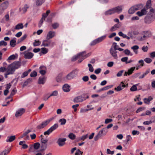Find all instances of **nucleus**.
<instances>
[{"instance_id":"nucleus-59","label":"nucleus","mask_w":155,"mask_h":155,"mask_svg":"<svg viewBox=\"0 0 155 155\" xmlns=\"http://www.w3.org/2000/svg\"><path fill=\"white\" fill-rule=\"evenodd\" d=\"M44 20H45L44 19H43V18H41L38 24V26L39 28L41 27V26Z\"/></svg>"},{"instance_id":"nucleus-10","label":"nucleus","mask_w":155,"mask_h":155,"mask_svg":"<svg viewBox=\"0 0 155 155\" xmlns=\"http://www.w3.org/2000/svg\"><path fill=\"white\" fill-rule=\"evenodd\" d=\"M15 70L12 66L9 64L6 68V72L8 74H9L10 75L13 74H14Z\"/></svg>"},{"instance_id":"nucleus-13","label":"nucleus","mask_w":155,"mask_h":155,"mask_svg":"<svg viewBox=\"0 0 155 155\" xmlns=\"http://www.w3.org/2000/svg\"><path fill=\"white\" fill-rule=\"evenodd\" d=\"M123 7V6L119 5L113 8L115 13H117V14L121 13L122 11Z\"/></svg>"},{"instance_id":"nucleus-62","label":"nucleus","mask_w":155,"mask_h":155,"mask_svg":"<svg viewBox=\"0 0 155 155\" xmlns=\"http://www.w3.org/2000/svg\"><path fill=\"white\" fill-rule=\"evenodd\" d=\"M28 8V7L26 5H25L24 7L22 8V10L24 13L27 10V9Z\"/></svg>"},{"instance_id":"nucleus-23","label":"nucleus","mask_w":155,"mask_h":155,"mask_svg":"<svg viewBox=\"0 0 155 155\" xmlns=\"http://www.w3.org/2000/svg\"><path fill=\"white\" fill-rule=\"evenodd\" d=\"M115 13L113 8L109 9L104 12L105 15H111Z\"/></svg>"},{"instance_id":"nucleus-42","label":"nucleus","mask_w":155,"mask_h":155,"mask_svg":"<svg viewBox=\"0 0 155 155\" xmlns=\"http://www.w3.org/2000/svg\"><path fill=\"white\" fill-rule=\"evenodd\" d=\"M138 84H136L133 85L130 88V90L132 91H136L137 90V86L138 85Z\"/></svg>"},{"instance_id":"nucleus-55","label":"nucleus","mask_w":155,"mask_h":155,"mask_svg":"<svg viewBox=\"0 0 155 155\" xmlns=\"http://www.w3.org/2000/svg\"><path fill=\"white\" fill-rule=\"evenodd\" d=\"M144 61L147 63L148 64H149L151 62L152 60L150 58H145L144 59Z\"/></svg>"},{"instance_id":"nucleus-47","label":"nucleus","mask_w":155,"mask_h":155,"mask_svg":"<svg viewBox=\"0 0 155 155\" xmlns=\"http://www.w3.org/2000/svg\"><path fill=\"white\" fill-rule=\"evenodd\" d=\"M59 122H61V125H63L65 124L66 120L64 118L61 119L59 120Z\"/></svg>"},{"instance_id":"nucleus-43","label":"nucleus","mask_w":155,"mask_h":155,"mask_svg":"<svg viewBox=\"0 0 155 155\" xmlns=\"http://www.w3.org/2000/svg\"><path fill=\"white\" fill-rule=\"evenodd\" d=\"M16 40L13 39L11 40L10 44L11 46L12 47H14L16 45Z\"/></svg>"},{"instance_id":"nucleus-64","label":"nucleus","mask_w":155,"mask_h":155,"mask_svg":"<svg viewBox=\"0 0 155 155\" xmlns=\"http://www.w3.org/2000/svg\"><path fill=\"white\" fill-rule=\"evenodd\" d=\"M82 79L84 82H87L89 80V77L87 76H84L82 78Z\"/></svg>"},{"instance_id":"nucleus-40","label":"nucleus","mask_w":155,"mask_h":155,"mask_svg":"<svg viewBox=\"0 0 155 155\" xmlns=\"http://www.w3.org/2000/svg\"><path fill=\"white\" fill-rule=\"evenodd\" d=\"M136 11L134 6L131 7L128 10V13L129 14H132Z\"/></svg>"},{"instance_id":"nucleus-2","label":"nucleus","mask_w":155,"mask_h":155,"mask_svg":"<svg viewBox=\"0 0 155 155\" xmlns=\"http://www.w3.org/2000/svg\"><path fill=\"white\" fill-rule=\"evenodd\" d=\"M108 132V130L107 128L106 127L103 128L99 132L97 135L94 138V140L97 141L102 136L106 135Z\"/></svg>"},{"instance_id":"nucleus-37","label":"nucleus","mask_w":155,"mask_h":155,"mask_svg":"<svg viewBox=\"0 0 155 155\" xmlns=\"http://www.w3.org/2000/svg\"><path fill=\"white\" fill-rule=\"evenodd\" d=\"M45 0H37L36 1V5L38 6L41 5L44 3Z\"/></svg>"},{"instance_id":"nucleus-20","label":"nucleus","mask_w":155,"mask_h":155,"mask_svg":"<svg viewBox=\"0 0 155 155\" xmlns=\"http://www.w3.org/2000/svg\"><path fill=\"white\" fill-rule=\"evenodd\" d=\"M51 41H48L47 40H44L42 43L41 46H44L45 47H49L51 45Z\"/></svg>"},{"instance_id":"nucleus-25","label":"nucleus","mask_w":155,"mask_h":155,"mask_svg":"<svg viewBox=\"0 0 155 155\" xmlns=\"http://www.w3.org/2000/svg\"><path fill=\"white\" fill-rule=\"evenodd\" d=\"M90 107H91L90 108L88 109H81L80 112L81 113H84L85 112H87V111L89 110H93L94 109V107H92V105H87V108H89Z\"/></svg>"},{"instance_id":"nucleus-56","label":"nucleus","mask_w":155,"mask_h":155,"mask_svg":"<svg viewBox=\"0 0 155 155\" xmlns=\"http://www.w3.org/2000/svg\"><path fill=\"white\" fill-rule=\"evenodd\" d=\"M88 137L87 134L83 135L80 137V140H84L85 139L87 138Z\"/></svg>"},{"instance_id":"nucleus-7","label":"nucleus","mask_w":155,"mask_h":155,"mask_svg":"<svg viewBox=\"0 0 155 155\" xmlns=\"http://www.w3.org/2000/svg\"><path fill=\"white\" fill-rule=\"evenodd\" d=\"M10 64L15 70L19 68L21 66V62L19 61H15Z\"/></svg>"},{"instance_id":"nucleus-28","label":"nucleus","mask_w":155,"mask_h":155,"mask_svg":"<svg viewBox=\"0 0 155 155\" xmlns=\"http://www.w3.org/2000/svg\"><path fill=\"white\" fill-rule=\"evenodd\" d=\"M145 33V35H143V37H141L140 38H139V40L140 41H143L144 40L146 39H147L148 37H149V35L147 34V32L144 31V32Z\"/></svg>"},{"instance_id":"nucleus-61","label":"nucleus","mask_w":155,"mask_h":155,"mask_svg":"<svg viewBox=\"0 0 155 155\" xmlns=\"http://www.w3.org/2000/svg\"><path fill=\"white\" fill-rule=\"evenodd\" d=\"M48 140L47 139H44L43 138H42L41 139V143L47 144V143L48 142Z\"/></svg>"},{"instance_id":"nucleus-11","label":"nucleus","mask_w":155,"mask_h":155,"mask_svg":"<svg viewBox=\"0 0 155 155\" xmlns=\"http://www.w3.org/2000/svg\"><path fill=\"white\" fill-rule=\"evenodd\" d=\"M126 87L125 84L123 82H122L117 87L115 88L114 90L117 91H120Z\"/></svg>"},{"instance_id":"nucleus-63","label":"nucleus","mask_w":155,"mask_h":155,"mask_svg":"<svg viewBox=\"0 0 155 155\" xmlns=\"http://www.w3.org/2000/svg\"><path fill=\"white\" fill-rule=\"evenodd\" d=\"M113 120L111 119H105L104 123L105 124H107L108 123L111 122Z\"/></svg>"},{"instance_id":"nucleus-9","label":"nucleus","mask_w":155,"mask_h":155,"mask_svg":"<svg viewBox=\"0 0 155 155\" xmlns=\"http://www.w3.org/2000/svg\"><path fill=\"white\" fill-rule=\"evenodd\" d=\"M23 54L25 58L26 59H30L34 56L33 53L27 51H25L23 53Z\"/></svg>"},{"instance_id":"nucleus-38","label":"nucleus","mask_w":155,"mask_h":155,"mask_svg":"<svg viewBox=\"0 0 155 155\" xmlns=\"http://www.w3.org/2000/svg\"><path fill=\"white\" fill-rule=\"evenodd\" d=\"M32 81V79L31 78H29L27 80L24 82V84H23V87H25V86L27 85L30 82H31Z\"/></svg>"},{"instance_id":"nucleus-34","label":"nucleus","mask_w":155,"mask_h":155,"mask_svg":"<svg viewBox=\"0 0 155 155\" xmlns=\"http://www.w3.org/2000/svg\"><path fill=\"white\" fill-rule=\"evenodd\" d=\"M23 27L24 26L22 23H18L15 26V29L16 30H19L20 29H23Z\"/></svg>"},{"instance_id":"nucleus-26","label":"nucleus","mask_w":155,"mask_h":155,"mask_svg":"<svg viewBox=\"0 0 155 155\" xmlns=\"http://www.w3.org/2000/svg\"><path fill=\"white\" fill-rule=\"evenodd\" d=\"M31 132L30 130L28 129L21 136V138H22L25 137H26V138L27 139L29 138V136L28 135V134Z\"/></svg>"},{"instance_id":"nucleus-18","label":"nucleus","mask_w":155,"mask_h":155,"mask_svg":"<svg viewBox=\"0 0 155 155\" xmlns=\"http://www.w3.org/2000/svg\"><path fill=\"white\" fill-rule=\"evenodd\" d=\"M135 69V67H133L131 68L130 69H128V71H125L124 73V76H127V75H129L132 74L133 71Z\"/></svg>"},{"instance_id":"nucleus-3","label":"nucleus","mask_w":155,"mask_h":155,"mask_svg":"<svg viewBox=\"0 0 155 155\" xmlns=\"http://www.w3.org/2000/svg\"><path fill=\"white\" fill-rule=\"evenodd\" d=\"M106 37V35H104L99 37L92 41L90 43V45L91 46H94L96 44L102 42L105 39Z\"/></svg>"},{"instance_id":"nucleus-1","label":"nucleus","mask_w":155,"mask_h":155,"mask_svg":"<svg viewBox=\"0 0 155 155\" xmlns=\"http://www.w3.org/2000/svg\"><path fill=\"white\" fill-rule=\"evenodd\" d=\"M78 72L79 70L77 69L73 70L64 77V80H70L73 79L78 75Z\"/></svg>"},{"instance_id":"nucleus-48","label":"nucleus","mask_w":155,"mask_h":155,"mask_svg":"<svg viewBox=\"0 0 155 155\" xmlns=\"http://www.w3.org/2000/svg\"><path fill=\"white\" fill-rule=\"evenodd\" d=\"M68 136V137L71 140H74L76 137L75 135L73 133L70 134Z\"/></svg>"},{"instance_id":"nucleus-35","label":"nucleus","mask_w":155,"mask_h":155,"mask_svg":"<svg viewBox=\"0 0 155 155\" xmlns=\"http://www.w3.org/2000/svg\"><path fill=\"white\" fill-rule=\"evenodd\" d=\"M143 6L142 4H138L134 6L136 11L142 8Z\"/></svg>"},{"instance_id":"nucleus-15","label":"nucleus","mask_w":155,"mask_h":155,"mask_svg":"<svg viewBox=\"0 0 155 155\" xmlns=\"http://www.w3.org/2000/svg\"><path fill=\"white\" fill-rule=\"evenodd\" d=\"M66 140V139L65 138H59L58 139L57 143L58 144V145L59 146H62L65 144V142Z\"/></svg>"},{"instance_id":"nucleus-24","label":"nucleus","mask_w":155,"mask_h":155,"mask_svg":"<svg viewBox=\"0 0 155 155\" xmlns=\"http://www.w3.org/2000/svg\"><path fill=\"white\" fill-rule=\"evenodd\" d=\"M46 79L45 77H40L38 80V83L39 84H44L45 82Z\"/></svg>"},{"instance_id":"nucleus-21","label":"nucleus","mask_w":155,"mask_h":155,"mask_svg":"<svg viewBox=\"0 0 155 155\" xmlns=\"http://www.w3.org/2000/svg\"><path fill=\"white\" fill-rule=\"evenodd\" d=\"M83 97L81 96H80L75 97L73 100V101L74 103H78L82 102L83 100Z\"/></svg>"},{"instance_id":"nucleus-8","label":"nucleus","mask_w":155,"mask_h":155,"mask_svg":"<svg viewBox=\"0 0 155 155\" xmlns=\"http://www.w3.org/2000/svg\"><path fill=\"white\" fill-rule=\"evenodd\" d=\"M8 1H5L2 3L0 5V12H3L6 9L8 5Z\"/></svg>"},{"instance_id":"nucleus-30","label":"nucleus","mask_w":155,"mask_h":155,"mask_svg":"<svg viewBox=\"0 0 155 155\" xmlns=\"http://www.w3.org/2000/svg\"><path fill=\"white\" fill-rule=\"evenodd\" d=\"M39 68L40 69L39 73L42 75H45L46 73V71L45 70L46 69L45 67L44 66H40Z\"/></svg>"},{"instance_id":"nucleus-22","label":"nucleus","mask_w":155,"mask_h":155,"mask_svg":"<svg viewBox=\"0 0 155 155\" xmlns=\"http://www.w3.org/2000/svg\"><path fill=\"white\" fill-rule=\"evenodd\" d=\"M16 138L15 136L13 135L11 136H8L6 140L7 142L10 143L13 141Z\"/></svg>"},{"instance_id":"nucleus-27","label":"nucleus","mask_w":155,"mask_h":155,"mask_svg":"<svg viewBox=\"0 0 155 155\" xmlns=\"http://www.w3.org/2000/svg\"><path fill=\"white\" fill-rule=\"evenodd\" d=\"M70 86L68 84H64L62 87L63 91L65 92H68L70 91Z\"/></svg>"},{"instance_id":"nucleus-54","label":"nucleus","mask_w":155,"mask_h":155,"mask_svg":"<svg viewBox=\"0 0 155 155\" xmlns=\"http://www.w3.org/2000/svg\"><path fill=\"white\" fill-rule=\"evenodd\" d=\"M88 66L89 68V71L91 72H92L94 71V68L92 65L91 64H88Z\"/></svg>"},{"instance_id":"nucleus-16","label":"nucleus","mask_w":155,"mask_h":155,"mask_svg":"<svg viewBox=\"0 0 155 155\" xmlns=\"http://www.w3.org/2000/svg\"><path fill=\"white\" fill-rule=\"evenodd\" d=\"M25 112V109L22 108L19 109L16 111L15 116L16 117H18L21 116Z\"/></svg>"},{"instance_id":"nucleus-36","label":"nucleus","mask_w":155,"mask_h":155,"mask_svg":"<svg viewBox=\"0 0 155 155\" xmlns=\"http://www.w3.org/2000/svg\"><path fill=\"white\" fill-rule=\"evenodd\" d=\"M124 53L127 55L132 56L133 55V53L129 50L127 49L124 50Z\"/></svg>"},{"instance_id":"nucleus-51","label":"nucleus","mask_w":155,"mask_h":155,"mask_svg":"<svg viewBox=\"0 0 155 155\" xmlns=\"http://www.w3.org/2000/svg\"><path fill=\"white\" fill-rule=\"evenodd\" d=\"M9 152V150H5L2 152L0 154V155H6Z\"/></svg>"},{"instance_id":"nucleus-49","label":"nucleus","mask_w":155,"mask_h":155,"mask_svg":"<svg viewBox=\"0 0 155 155\" xmlns=\"http://www.w3.org/2000/svg\"><path fill=\"white\" fill-rule=\"evenodd\" d=\"M81 97H83V101H84L89 98V95L87 94H84L81 95Z\"/></svg>"},{"instance_id":"nucleus-29","label":"nucleus","mask_w":155,"mask_h":155,"mask_svg":"<svg viewBox=\"0 0 155 155\" xmlns=\"http://www.w3.org/2000/svg\"><path fill=\"white\" fill-rule=\"evenodd\" d=\"M151 1L150 0H148L147 2L146 6H145L144 8L148 10L149 9L152 8L151 7Z\"/></svg>"},{"instance_id":"nucleus-19","label":"nucleus","mask_w":155,"mask_h":155,"mask_svg":"<svg viewBox=\"0 0 155 155\" xmlns=\"http://www.w3.org/2000/svg\"><path fill=\"white\" fill-rule=\"evenodd\" d=\"M149 9V15L155 19V9L153 8H151Z\"/></svg>"},{"instance_id":"nucleus-39","label":"nucleus","mask_w":155,"mask_h":155,"mask_svg":"<svg viewBox=\"0 0 155 155\" xmlns=\"http://www.w3.org/2000/svg\"><path fill=\"white\" fill-rule=\"evenodd\" d=\"M41 50V52L43 54H45L48 52V49L45 48H42Z\"/></svg>"},{"instance_id":"nucleus-46","label":"nucleus","mask_w":155,"mask_h":155,"mask_svg":"<svg viewBox=\"0 0 155 155\" xmlns=\"http://www.w3.org/2000/svg\"><path fill=\"white\" fill-rule=\"evenodd\" d=\"M80 53H79L78 54H77L76 55H75V56H74L73 57V58H72V61H75L77 59H78V58L79 57V56H80Z\"/></svg>"},{"instance_id":"nucleus-50","label":"nucleus","mask_w":155,"mask_h":155,"mask_svg":"<svg viewBox=\"0 0 155 155\" xmlns=\"http://www.w3.org/2000/svg\"><path fill=\"white\" fill-rule=\"evenodd\" d=\"M40 147V144L39 143H35L34 145V147L35 149L37 150Z\"/></svg>"},{"instance_id":"nucleus-31","label":"nucleus","mask_w":155,"mask_h":155,"mask_svg":"<svg viewBox=\"0 0 155 155\" xmlns=\"http://www.w3.org/2000/svg\"><path fill=\"white\" fill-rule=\"evenodd\" d=\"M25 141H21L19 142V145L22 146V148L24 149H27L28 147V146L25 144Z\"/></svg>"},{"instance_id":"nucleus-41","label":"nucleus","mask_w":155,"mask_h":155,"mask_svg":"<svg viewBox=\"0 0 155 155\" xmlns=\"http://www.w3.org/2000/svg\"><path fill=\"white\" fill-rule=\"evenodd\" d=\"M58 124H54L53 126H51L50 128V129L52 132L53 131L57 129L58 128Z\"/></svg>"},{"instance_id":"nucleus-57","label":"nucleus","mask_w":155,"mask_h":155,"mask_svg":"<svg viewBox=\"0 0 155 155\" xmlns=\"http://www.w3.org/2000/svg\"><path fill=\"white\" fill-rule=\"evenodd\" d=\"M16 57L15 55L14 54L10 56L8 58V60H14L16 58Z\"/></svg>"},{"instance_id":"nucleus-53","label":"nucleus","mask_w":155,"mask_h":155,"mask_svg":"<svg viewBox=\"0 0 155 155\" xmlns=\"http://www.w3.org/2000/svg\"><path fill=\"white\" fill-rule=\"evenodd\" d=\"M107 153L108 154H111L113 155L114 153V151H111L109 149H107Z\"/></svg>"},{"instance_id":"nucleus-52","label":"nucleus","mask_w":155,"mask_h":155,"mask_svg":"<svg viewBox=\"0 0 155 155\" xmlns=\"http://www.w3.org/2000/svg\"><path fill=\"white\" fill-rule=\"evenodd\" d=\"M52 132V131L51 130L50 128L48 129L47 131L45 132L44 133V135H49L50 133Z\"/></svg>"},{"instance_id":"nucleus-12","label":"nucleus","mask_w":155,"mask_h":155,"mask_svg":"<svg viewBox=\"0 0 155 155\" xmlns=\"http://www.w3.org/2000/svg\"><path fill=\"white\" fill-rule=\"evenodd\" d=\"M148 12V10L146 9L145 8H143L140 11H138L137 12L136 14L139 16L140 17L146 15Z\"/></svg>"},{"instance_id":"nucleus-44","label":"nucleus","mask_w":155,"mask_h":155,"mask_svg":"<svg viewBox=\"0 0 155 155\" xmlns=\"http://www.w3.org/2000/svg\"><path fill=\"white\" fill-rule=\"evenodd\" d=\"M149 71H146L145 72L143 73L141 76L139 77V79H142L144 78L147 74L149 73Z\"/></svg>"},{"instance_id":"nucleus-17","label":"nucleus","mask_w":155,"mask_h":155,"mask_svg":"<svg viewBox=\"0 0 155 155\" xmlns=\"http://www.w3.org/2000/svg\"><path fill=\"white\" fill-rule=\"evenodd\" d=\"M55 32L54 31H50L48 33L46 38L47 40H49L55 36Z\"/></svg>"},{"instance_id":"nucleus-6","label":"nucleus","mask_w":155,"mask_h":155,"mask_svg":"<svg viewBox=\"0 0 155 155\" xmlns=\"http://www.w3.org/2000/svg\"><path fill=\"white\" fill-rule=\"evenodd\" d=\"M116 49L113 48V47L112 46L110 49V53L111 55L115 59H117L118 58L117 55V51H116Z\"/></svg>"},{"instance_id":"nucleus-14","label":"nucleus","mask_w":155,"mask_h":155,"mask_svg":"<svg viewBox=\"0 0 155 155\" xmlns=\"http://www.w3.org/2000/svg\"><path fill=\"white\" fill-rule=\"evenodd\" d=\"M155 19L149 15L146 17L145 19V22L147 24H149L153 21Z\"/></svg>"},{"instance_id":"nucleus-45","label":"nucleus","mask_w":155,"mask_h":155,"mask_svg":"<svg viewBox=\"0 0 155 155\" xmlns=\"http://www.w3.org/2000/svg\"><path fill=\"white\" fill-rule=\"evenodd\" d=\"M41 41L39 40H35L33 43V45L34 46H36L39 45L41 44Z\"/></svg>"},{"instance_id":"nucleus-5","label":"nucleus","mask_w":155,"mask_h":155,"mask_svg":"<svg viewBox=\"0 0 155 155\" xmlns=\"http://www.w3.org/2000/svg\"><path fill=\"white\" fill-rule=\"evenodd\" d=\"M51 119H48L43 121L42 123L38 125L37 128L38 129H42L46 126L51 121Z\"/></svg>"},{"instance_id":"nucleus-58","label":"nucleus","mask_w":155,"mask_h":155,"mask_svg":"<svg viewBox=\"0 0 155 155\" xmlns=\"http://www.w3.org/2000/svg\"><path fill=\"white\" fill-rule=\"evenodd\" d=\"M145 107H141L138 108L136 111V112L138 113L140 111L145 110Z\"/></svg>"},{"instance_id":"nucleus-60","label":"nucleus","mask_w":155,"mask_h":155,"mask_svg":"<svg viewBox=\"0 0 155 155\" xmlns=\"http://www.w3.org/2000/svg\"><path fill=\"white\" fill-rule=\"evenodd\" d=\"M37 75V72L34 71L33 72H31L30 74V76L31 77H36Z\"/></svg>"},{"instance_id":"nucleus-32","label":"nucleus","mask_w":155,"mask_h":155,"mask_svg":"<svg viewBox=\"0 0 155 155\" xmlns=\"http://www.w3.org/2000/svg\"><path fill=\"white\" fill-rule=\"evenodd\" d=\"M139 48V47L137 45H134L131 47V49L133 50L134 52L136 54H138V50Z\"/></svg>"},{"instance_id":"nucleus-33","label":"nucleus","mask_w":155,"mask_h":155,"mask_svg":"<svg viewBox=\"0 0 155 155\" xmlns=\"http://www.w3.org/2000/svg\"><path fill=\"white\" fill-rule=\"evenodd\" d=\"M120 26V24H116L113 26L110 29V31H114L116 30L117 28H119Z\"/></svg>"},{"instance_id":"nucleus-4","label":"nucleus","mask_w":155,"mask_h":155,"mask_svg":"<svg viewBox=\"0 0 155 155\" xmlns=\"http://www.w3.org/2000/svg\"><path fill=\"white\" fill-rule=\"evenodd\" d=\"M86 52L84 51L80 52V56L79 57L78 59H79L78 61V63H81L82 61L85 58H87L91 55V53H89L86 54Z\"/></svg>"}]
</instances>
